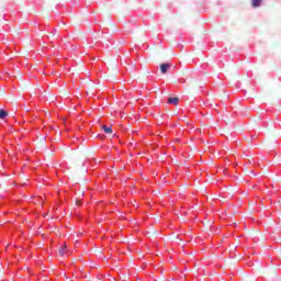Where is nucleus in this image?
<instances>
[{
  "label": "nucleus",
  "mask_w": 281,
  "mask_h": 281,
  "mask_svg": "<svg viewBox=\"0 0 281 281\" xmlns=\"http://www.w3.org/2000/svg\"><path fill=\"white\" fill-rule=\"evenodd\" d=\"M262 0H251L252 8H260Z\"/></svg>",
  "instance_id": "nucleus-3"
},
{
  "label": "nucleus",
  "mask_w": 281,
  "mask_h": 281,
  "mask_svg": "<svg viewBox=\"0 0 281 281\" xmlns=\"http://www.w3.org/2000/svg\"><path fill=\"white\" fill-rule=\"evenodd\" d=\"M77 205H80V202H79V201H77Z\"/></svg>",
  "instance_id": "nucleus-8"
},
{
  "label": "nucleus",
  "mask_w": 281,
  "mask_h": 281,
  "mask_svg": "<svg viewBox=\"0 0 281 281\" xmlns=\"http://www.w3.org/2000/svg\"><path fill=\"white\" fill-rule=\"evenodd\" d=\"M67 254V244L59 248V256H65Z\"/></svg>",
  "instance_id": "nucleus-4"
},
{
  "label": "nucleus",
  "mask_w": 281,
  "mask_h": 281,
  "mask_svg": "<svg viewBox=\"0 0 281 281\" xmlns=\"http://www.w3.org/2000/svg\"><path fill=\"white\" fill-rule=\"evenodd\" d=\"M168 69H170V64H161L160 65L161 74H168Z\"/></svg>",
  "instance_id": "nucleus-1"
},
{
  "label": "nucleus",
  "mask_w": 281,
  "mask_h": 281,
  "mask_svg": "<svg viewBox=\"0 0 281 281\" xmlns=\"http://www.w3.org/2000/svg\"><path fill=\"white\" fill-rule=\"evenodd\" d=\"M168 102H169V104H175V106H177V104H179V98H177V97L169 98Z\"/></svg>",
  "instance_id": "nucleus-2"
},
{
  "label": "nucleus",
  "mask_w": 281,
  "mask_h": 281,
  "mask_svg": "<svg viewBox=\"0 0 281 281\" xmlns=\"http://www.w3.org/2000/svg\"><path fill=\"white\" fill-rule=\"evenodd\" d=\"M102 131H104V133L106 134H111L113 133V128L106 126V125H102Z\"/></svg>",
  "instance_id": "nucleus-5"
},
{
  "label": "nucleus",
  "mask_w": 281,
  "mask_h": 281,
  "mask_svg": "<svg viewBox=\"0 0 281 281\" xmlns=\"http://www.w3.org/2000/svg\"><path fill=\"white\" fill-rule=\"evenodd\" d=\"M60 93H64V95H67V91H65V90H60Z\"/></svg>",
  "instance_id": "nucleus-7"
},
{
  "label": "nucleus",
  "mask_w": 281,
  "mask_h": 281,
  "mask_svg": "<svg viewBox=\"0 0 281 281\" xmlns=\"http://www.w3.org/2000/svg\"><path fill=\"white\" fill-rule=\"evenodd\" d=\"M5 117H8V111L0 110V120H5Z\"/></svg>",
  "instance_id": "nucleus-6"
}]
</instances>
